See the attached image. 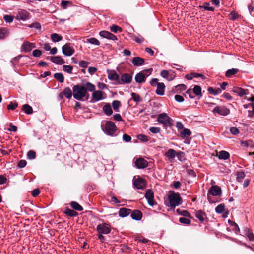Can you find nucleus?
I'll list each match as a JSON object with an SVG mask.
<instances>
[{
	"label": "nucleus",
	"mask_w": 254,
	"mask_h": 254,
	"mask_svg": "<svg viewBox=\"0 0 254 254\" xmlns=\"http://www.w3.org/2000/svg\"><path fill=\"white\" fill-rule=\"evenodd\" d=\"M149 130L151 132L154 134L158 133L160 132V128L159 127H151L149 128Z\"/></svg>",
	"instance_id": "obj_48"
},
{
	"label": "nucleus",
	"mask_w": 254,
	"mask_h": 254,
	"mask_svg": "<svg viewBox=\"0 0 254 254\" xmlns=\"http://www.w3.org/2000/svg\"><path fill=\"white\" fill-rule=\"evenodd\" d=\"M132 80V77L129 74H123L121 77V79L118 80V84H123L125 83H129Z\"/></svg>",
	"instance_id": "obj_11"
},
{
	"label": "nucleus",
	"mask_w": 254,
	"mask_h": 254,
	"mask_svg": "<svg viewBox=\"0 0 254 254\" xmlns=\"http://www.w3.org/2000/svg\"><path fill=\"white\" fill-rule=\"evenodd\" d=\"M64 213L69 216H75L77 215V213L76 211L68 208L65 210Z\"/></svg>",
	"instance_id": "obj_44"
},
{
	"label": "nucleus",
	"mask_w": 254,
	"mask_h": 254,
	"mask_svg": "<svg viewBox=\"0 0 254 254\" xmlns=\"http://www.w3.org/2000/svg\"><path fill=\"white\" fill-rule=\"evenodd\" d=\"M32 54L35 57H39L41 55L42 52L40 50L35 49L33 51Z\"/></svg>",
	"instance_id": "obj_60"
},
{
	"label": "nucleus",
	"mask_w": 254,
	"mask_h": 254,
	"mask_svg": "<svg viewBox=\"0 0 254 254\" xmlns=\"http://www.w3.org/2000/svg\"><path fill=\"white\" fill-rule=\"evenodd\" d=\"M180 222L186 224H189L190 223V220L187 218L181 217L179 218Z\"/></svg>",
	"instance_id": "obj_56"
},
{
	"label": "nucleus",
	"mask_w": 254,
	"mask_h": 254,
	"mask_svg": "<svg viewBox=\"0 0 254 254\" xmlns=\"http://www.w3.org/2000/svg\"><path fill=\"white\" fill-rule=\"evenodd\" d=\"M29 18V13L25 10H20L18 12L17 19L25 21Z\"/></svg>",
	"instance_id": "obj_18"
},
{
	"label": "nucleus",
	"mask_w": 254,
	"mask_h": 254,
	"mask_svg": "<svg viewBox=\"0 0 254 254\" xmlns=\"http://www.w3.org/2000/svg\"><path fill=\"white\" fill-rule=\"evenodd\" d=\"M120 105H121V103L119 101L114 100L112 102L113 108L114 109V110L117 112L118 111V109H119V108L120 106Z\"/></svg>",
	"instance_id": "obj_47"
},
{
	"label": "nucleus",
	"mask_w": 254,
	"mask_h": 254,
	"mask_svg": "<svg viewBox=\"0 0 254 254\" xmlns=\"http://www.w3.org/2000/svg\"><path fill=\"white\" fill-rule=\"evenodd\" d=\"M9 31L6 28H0V39H2L7 37L9 35Z\"/></svg>",
	"instance_id": "obj_29"
},
{
	"label": "nucleus",
	"mask_w": 254,
	"mask_h": 254,
	"mask_svg": "<svg viewBox=\"0 0 254 254\" xmlns=\"http://www.w3.org/2000/svg\"><path fill=\"white\" fill-rule=\"evenodd\" d=\"M152 71V68H149L141 71L136 74L135 76V81L138 83H142L145 82L146 78L151 74Z\"/></svg>",
	"instance_id": "obj_3"
},
{
	"label": "nucleus",
	"mask_w": 254,
	"mask_h": 254,
	"mask_svg": "<svg viewBox=\"0 0 254 254\" xmlns=\"http://www.w3.org/2000/svg\"><path fill=\"white\" fill-rule=\"evenodd\" d=\"M18 107L17 103L15 102L13 103L12 102H10V103L7 106V109L8 110H13L16 109Z\"/></svg>",
	"instance_id": "obj_55"
},
{
	"label": "nucleus",
	"mask_w": 254,
	"mask_h": 254,
	"mask_svg": "<svg viewBox=\"0 0 254 254\" xmlns=\"http://www.w3.org/2000/svg\"><path fill=\"white\" fill-rule=\"evenodd\" d=\"M86 95L85 89L83 86L75 85L73 87V97L78 100H83Z\"/></svg>",
	"instance_id": "obj_1"
},
{
	"label": "nucleus",
	"mask_w": 254,
	"mask_h": 254,
	"mask_svg": "<svg viewBox=\"0 0 254 254\" xmlns=\"http://www.w3.org/2000/svg\"><path fill=\"white\" fill-rule=\"evenodd\" d=\"M22 110L27 114H31L33 113L32 108L28 104L23 105Z\"/></svg>",
	"instance_id": "obj_30"
},
{
	"label": "nucleus",
	"mask_w": 254,
	"mask_h": 254,
	"mask_svg": "<svg viewBox=\"0 0 254 254\" xmlns=\"http://www.w3.org/2000/svg\"><path fill=\"white\" fill-rule=\"evenodd\" d=\"M193 92L197 96H201V88L199 86L195 85L193 88Z\"/></svg>",
	"instance_id": "obj_45"
},
{
	"label": "nucleus",
	"mask_w": 254,
	"mask_h": 254,
	"mask_svg": "<svg viewBox=\"0 0 254 254\" xmlns=\"http://www.w3.org/2000/svg\"><path fill=\"white\" fill-rule=\"evenodd\" d=\"M4 20L7 23H11L13 20V17L9 15H5L3 17Z\"/></svg>",
	"instance_id": "obj_54"
},
{
	"label": "nucleus",
	"mask_w": 254,
	"mask_h": 254,
	"mask_svg": "<svg viewBox=\"0 0 254 254\" xmlns=\"http://www.w3.org/2000/svg\"><path fill=\"white\" fill-rule=\"evenodd\" d=\"M168 199L169 204L167 205L172 208H175L182 203V198L177 193H171L169 195Z\"/></svg>",
	"instance_id": "obj_2"
},
{
	"label": "nucleus",
	"mask_w": 254,
	"mask_h": 254,
	"mask_svg": "<svg viewBox=\"0 0 254 254\" xmlns=\"http://www.w3.org/2000/svg\"><path fill=\"white\" fill-rule=\"evenodd\" d=\"M99 35L100 36L104 38H107L112 40H117V38L115 35L107 31H102L100 32Z\"/></svg>",
	"instance_id": "obj_16"
},
{
	"label": "nucleus",
	"mask_w": 254,
	"mask_h": 254,
	"mask_svg": "<svg viewBox=\"0 0 254 254\" xmlns=\"http://www.w3.org/2000/svg\"><path fill=\"white\" fill-rule=\"evenodd\" d=\"M225 205L224 204H220L218 205L215 208V211L218 214H221L225 210Z\"/></svg>",
	"instance_id": "obj_40"
},
{
	"label": "nucleus",
	"mask_w": 254,
	"mask_h": 254,
	"mask_svg": "<svg viewBox=\"0 0 254 254\" xmlns=\"http://www.w3.org/2000/svg\"><path fill=\"white\" fill-rule=\"evenodd\" d=\"M131 210L126 208H122L119 211V215L121 217H125L129 214Z\"/></svg>",
	"instance_id": "obj_25"
},
{
	"label": "nucleus",
	"mask_w": 254,
	"mask_h": 254,
	"mask_svg": "<svg viewBox=\"0 0 254 254\" xmlns=\"http://www.w3.org/2000/svg\"><path fill=\"white\" fill-rule=\"evenodd\" d=\"M63 94L67 99H70L72 95L71 90L69 87H66L63 91Z\"/></svg>",
	"instance_id": "obj_34"
},
{
	"label": "nucleus",
	"mask_w": 254,
	"mask_h": 254,
	"mask_svg": "<svg viewBox=\"0 0 254 254\" xmlns=\"http://www.w3.org/2000/svg\"><path fill=\"white\" fill-rule=\"evenodd\" d=\"M171 71H169L168 70H163L161 72L160 75L162 77L171 81L173 80L175 77L174 73L173 72L171 73Z\"/></svg>",
	"instance_id": "obj_14"
},
{
	"label": "nucleus",
	"mask_w": 254,
	"mask_h": 254,
	"mask_svg": "<svg viewBox=\"0 0 254 254\" xmlns=\"http://www.w3.org/2000/svg\"><path fill=\"white\" fill-rule=\"evenodd\" d=\"M181 136L183 138H187L189 137L191 134V132L190 130L185 128L181 132Z\"/></svg>",
	"instance_id": "obj_35"
},
{
	"label": "nucleus",
	"mask_w": 254,
	"mask_h": 254,
	"mask_svg": "<svg viewBox=\"0 0 254 254\" xmlns=\"http://www.w3.org/2000/svg\"><path fill=\"white\" fill-rule=\"evenodd\" d=\"M232 91L234 93H237L240 97H242L244 95H246L248 92L247 90L237 87H233L232 89Z\"/></svg>",
	"instance_id": "obj_19"
},
{
	"label": "nucleus",
	"mask_w": 254,
	"mask_h": 254,
	"mask_svg": "<svg viewBox=\"0 0 254 254\" xmlns=\"http://www.w3.org/2000/svg\"><path fill=\"white\" fill-rule=\"evenodd\" d=\"M50 59L51 61L52 62L56 63L58 64L61 65L65 63L64 60L60 56L52 57Z\"/></svg>",
	"instance_id": "obj_24"
},
{
	"label": "nucleus",
	"mask_w": 254,
	"mask_h": 254,
	"mask_svg": "<svg viewBox=\"0 0 254 254\" xmlns=\"http://www.w3.org/2000/svg\"><path fill=\"white\" fill-rule=\"evenodd\" d=\"M97 230L100 234H107L110 232L111 229L108 224L103 223L97 225Z\"/></svg>",
	"instance_id": "obj_6"
},
{
	"label": "nucleus",
	"mask_w": 254,
	"mask_h": 254,
	"mask_svg": "<svg viewBox=\"0 0 254 254\" xmlns=\"http://www.w3.org/2000/svg\"><path fill=\"white\" fill-rule=\"evenodd\" d=\"M208 91L209 93L211 94L214 95H217L222 92V89L221 88H217L216 89H213L212 87H209L208 89Z\"/></svg>",
	"instance_id": "obj_36"
},
{
	"label": "nucleus",
	"mask_w": 254,
	"mask_h": 254,
	"mask_svg": "<svg viewBox=\"0 0 254 254\" xmlns=\"http://www.w3.org/2000/svg\"><path fill=\"white\" fill-rule=\"evenodd\" d=\"M89 63L85 61H81L79 63V65L80 67L83 68H86L88 65Z\"/></svg>",
	"instance_id": "obj_64"
},
{
	"label": "nucleus",
	"mask_w": 254,
	"mask_h": 254,
	"mask_svg": "<svg viewBox=\"0 0 254 254\" xmlns=\"http://www.w3.org/2000/svg\"><path fill=\"white\" fill-rule=\"evenodd\" d=\"M74 48L70 46V44L66 43L62 47V52L66 56H70L74 54Z\"/></svg>",
	"instance_id": "obj_7"
},
{
	"label": "nucleus",
	"mask_w": 254,
	"mask_h": 254,
	"mask_svg": "<svg viewBox=\"0 0 254 254\" xmlns=\"http://www.w3.org/2000/svg\"><path fill=\"white\" fill-rule=\"evenodd\" d=\"M230 131L233 135H237L239 133V129L235 127H231L230 129Z\"/></svg>",
	"instance_id": "obj_62"
},
{
	"label": "nucleus",
	"mask_w": 254,
	"mask_h": 254,
	"mask_svg": "<svg viewBox=\"0 0 254 254\" xmlns=\"http://www.w3.org/2000/svg\"><path fill=\"white\" fill-rule=\"evenodd\" d=\"M108 77L111 80H116L118 83L119 79V75L115 70H108Z\"/></svg>",
	"instance_id": "obj_20"
},
{
	"label": "nucleus",
	"mask_w": 254,
	"mask_h": 254,
	"mask_svg": "<svg viewBox=\"0 0 254 254\" xmlns=\"http://www.w3.org/2000/svg\"><path fill=\"white\" fill-rule=\"evenodd\" d=\"M148 164L147 160L142 158H139L136 159L135 162V166L138 169H143L147 167Z\"/></svg>",
	"instance_id": "obj_10"
},
{
	"label": "nucleus",
	"mask_w": 254,
	"mask_h": 254,
	"mask_svg": "<svg viewBox=\"0 0 254 254\" xmlns=\"http://www.w3.org/2000/svg\"><path fill=\"white\" fill-rule=\"evenodd\" d=\"M104 99L103 92L100 90L94 91L92 94V102H96Z\"/></svg>",
	"instance_id": "obj_9"
},
{
	"label": "nucleus",
	"mask_w": 254,
	"mask_h": 254,
	"mask_svg": "<svg viewBox=\"0 0 254 254\" xmlns=\"http://www.w3.org/2000/svg\"><path fill=\"white\" fill-rule=\"evenodd\" d=\"M238 70L237 69L232 68L229 69L226 72L225 75L227 77H230L231 75H234L237 73Z\"/></svg>",
	"instance_id": "obj_42"
},
{
	"label": "nucleus",
	"mask_w": 254,
	"mask_h": 254,
	"mask_svg": "<svg viewBox=\"0 0 254 254\" xmlns=\"http://www.w3.org/2000/svg\"><path fill=\"white\" fill-rule=\"evenodd\" d=\"M133 40L138 43H141L144 41V39L141 36H133Z\"/></svg>",
	"instance_id": "obj_52"
},
{
	"label": "nucleus",
	"mask_w": 254,
	"mask_h": 254,
	"mask_svg": "<svg viewBox=\"0 0 254 254\" xmlns=\"http://www.w3.org/2000/svg\"><path fill=\"white\" fill-rule=\"evenodd\" d=\"M132 62L134 65L138 66L144 64V60L139 57H136L133 58Z\"/></svg>",
	"instance_id": "obj_22"
},
{
	"label": "nucleus",
	"mask_w": 254,
	"mask_h": 254,
	"mask_svg": "<svg viewBox=\"0 0 254 254\" xmlns=\"http://www.w3.org/2000/svg\"><path fill=\"white\" fill-rule=\"evenodd\" d=\"M131 217L134 220H140L142 217V213L140 211L135 210L131 213Z\"/></svg>",
	"instance_id": "obj_21"
},
{
	"label": "nucleus",
	"mask_w": 254,
	"mask_h": 254,
	"mask_svg": "<svg viewBox=\"0 0 254 254\" xmlns=\"http://www.w3.org/2000/svg\"><path fill=\"white\" fill-rule=\"evenodd\" d=\"M178 159L180 161H182L184 159L185 154L184 153L179 151L177 153L176 156Z\"/></svg>",
	"instance_id": "obj_61"
},
{
	"label": "nucleus",
	"mask_w": 254,
	"mask_h": 254,
	"mask_svg": "<svg viewBox=\"0 0 254 254\" xmlns=\"http://www.w3.org/2000/svg\"><path fill=\"white\" fill-rule=\"evenodd\" d=\"M218 157L221 159H227L229 158L230 154L226 151H221L219 152Z\"/></svg>",
	"instance_id": "obj_32"
},
{
	"label": "nucleus",
	"mask_w": 254,
	"mask_h": 254,
	"mask_svg": "<svg viewBox=\"0 0 254 254\" xmlns=\"http://www.w3.org/2000/svg\"><path fill=\"white\" fill-rule=\"evenodd\" d=\"M110 29L112 32H115V33H117L118 31L121 32L122 31V29L121 27H120L116 25H113L111 27Z\"/></svg>",
	"instance_id": "obj_50"
},
{
	"label": "nucleus",
	"mask_w": 254,
	"mask_h": 254,
	"mask_svg": "<svg viewBox=\"0 0 254 254\" xmlns=\"http://www.w3.org/2000/svg\"><path fill=\"white\" fill-rule=\"evenodd\" d=\"M239 16L240 15L238 14H237L235 11H233L229 14V19L234 20Z\"/></svg>",
	"instance_id": "obj_51"
},
{
	"label": "nucleus",
	"mask_w": 254,
	"mask_h": 254,
	"mask_svg": "<svg viewBox=\"0 0 254 254\" xmlns=\"http://www.w3.org/2000/svg\"><path fill=\"white\" fill-rule=\"evenodd\" d=\"M138 138L139 140L143 141V142H147L149 140V137L144 134H140L138 136Z\"/></svg>",
	"instance_id": "obj_53"
},
{
	"label": "nucleus",
	"mask_w": 254,
	"mask_h": 254,
	"mask_svg": "<svg viewBox=\"0 0 254 254\" xmlns=\"http://www.w3.org/2000/svg\"><path fill=\"white\" fill-rule=\"evenodd\" d=\"M117 129L115 124L111 121H107L104 128L103 129L104 132L108 135L114 136Z\"/></svg>",
	"instance_id": "obj_5"
},
{
	"label": "nucleus",
	"mask_w": 254,
	"mask_h": 254,
	"mask_svg": "<svg viewBox=\"0 0 254 254\" xmlns=\"http://www.w3.org/2000/svg\"><path fill=\"white\" fill-rule=\"evenodd\" d=\"M195 216L201 222H204L206 218V215L205 213L201 210L197 211L195 212Z\"/></svg>",
	"instance_id": "obj_26"
},
{
	"label": "nucleus",
	"mask_w": 254,
	"mask_h": 254,
	"mask_svg": "<svg viewBox=\"0 0 254 254\" xmlns=\"http://www.w3.org/2000/svg\"><path fill=\"white\" fill-rule=\"evenodd\" d=\"M103 111L105 113L106 115L109 116L111 115L112 113V109L111 108V106L109 104L105 105L103 108Z\"/></svg>",
	"instance_id": "obj_31"
},
{
	"label": "nucleus",
	"mask_w": 254,
	"mask_h": 254,
	"mask_svg": "<svg viewBox=\"0 0 254 254\" xmlns=\"http://www.w3.org/2000/svg\"><path fill=\"white\" fill-rule=\"evenodd\" d=\"M160 83L157 78H153L150 81V84L152 86H157Z\"/></svg>",
	"instance_id": "obj_58"
},
{
	"label": "nucleus",
	"mask_w": 254,
	"mask_h": 254,
	"mask_svg": "<svg viewBox=\"0 0 254 254\" xmlns=\"http://www.w3.org/2000/svg\"><path fill=\"white\" fill-rule=\"evenodd\" d=\"M131 96L132 98L135 101V102H139L140 101V98L139 95L135 93H132L131 94Z\"/></svg>",
	"instance_id": "obj_57"
},
{
	"label": "nucleus",
	"mask_w": 254,
	"mask_h": 254,
	"mask_svg": "<svg viewBox=\"0 0 254 254\" xmlns=\"http://www.w3.org/2000/svg\"><path fill=\"white\" fill-rule=\"evenodd\" d=\"M83 87L85 89V91L87 92V91L90 92H93L95 90V86L90 82H87L84 84Z\"/></svg>",
	"instance_id": "obj_28"
},
{
	"label": "nucleus",
	"mask_w": 254,
	"mask_h": 254,
	"mask_svg": "<svg viewBox=\"0 0 254 254\" xmlns=\"http://www.w3.org/2000/svg\"><path fill=\"white\" fill-rule=\"evenodd\" d=\"M72 67L70 65H64L63 66V69L64 71L66 72L69 74L72 73Z\"/></svg>",
	"instance_id": "obj_49"
},
{
	"label": "nucleus",
	"mask_w": 254,
	"mask_h": 254,
	"mask_svg": "<svg viewBox=\"0 0 254 254\" xmlns=\"http://www.w3.org/2000/svg\"><path fill=\"white\" fill-rule=\"evenodd\" d=\"M51 38L54 42H59L63 39V37L57 33L52 34L51 35Z\"/></svg>",
	"instance_id": "obj_33"
},
{
	"label": "nucleus",
	"mask_w": 254,
	"mask_h": 254,
	"mask_svg": "<svg viewBox=\"0 0 254 254\" xmlns=\"http://www.w3.org/2000/svg\"><path fill=\"white\" fill-rule=\"evenodd\" d=\"M157 121L162 124L164 127H169L173 125V120L165 113L158 115Z\"/></svg>",
	"instance_id": "obj_4"
},
{
	"label": "nucleus",
	"mask_w": 254,
	"mask_h": 254,
	"mask_svg": "<svg viewBox=\"0 0 254 254\" xmlns=\"http://www.w3.org/2000/svg\"><path fill=\"white\" fill-rule=\"evenodd\" d=\"M30 28H34L37 29H40L41 28V24L39 23L35 22L32 23L29 26Z\"/></svg>",
	"instance_id": "obj_59"
},
{
	"label": "nucleus",
	"mask_w": 254,
	"mask_h": 254,
	"mask_svg": "<svg viewBox=\"0 0 254 254\" xmlns=\"http://www.w3.org/2000/svg\"><path fill=\"white\" fill-rule=\"evenodd\" d=\"M186 89V86L184 84H180L175 87V92L179 93Z\"/></svg>",
	"instance_id": "obj_41"
},
{
	"label": "nucleus",
	"mask_w": 254,
	"mask_h": 254,
	"mask_svg": "<svg viewBox=\"0 0 254 254\" xmlns=\"http://www.w3.org/2000/svg\"><path fill=\"white\" fill-rule=\"evenodd\" d=\"M86 42L90 43L91 44L99 46L100 44L98 40L95 38H91L87 39Z\"/></svg>",
	"instance_id": "obj_43"
},
{
	"label": "nucleus",
	"mask_w": 254,
	"mask_h": 254,
	"mask_svg": "<svg viewBox=\"0 0 254 254\" xmlns=\"http://www.w3.org/2000/svg\"><path fill=\"white\" fill-rule=\"evenodd\" d=\"M134 185L137 189H141L145 187L146 183L143 179L139 178L134 181Z\"/></svg>",
	"instance_id": "obj_17"
},
{
	"label": "nucleus",
	"mask_w": 254,
	"mask_h": 254,
	"mask_svg": "<svg viewBox=\"0 0 254 254\" xmlns=\"http://www.w3.org/2000/svg\"><path fill=\"white\" fill-rule=\"evenodd\" d=\"M209 193L213 196H219L221 194V189L218 186H212L209 190Z\"/></svg>",
	"instance_id": "obj_15"
},
{
	"label": "nucleus",
	"mask_w": 254,
	"mask_h": 254,
	"mask_svg": "<svg viewBox=\"0 0 254 254\" xmlns=\"http://www.w3.org/2000/svg\"><path fill=\"white\" fill-rule=\"evenodd\" d=\"M165 155L169 159L173 160L176 157L177 152L175 150L170 149L166 152Z\"/></svg>",
	"instance_id": "obj_27"
},
{
	"label": "nucleus",
	"mask_w": 254,
	"mask_h": 254,
	"mask_svg": "<svg viewBox=\"0 0 254 254\" xmlns=\"http://www.w3.org/2000/svg\"><path fill=\"white\" fill-rule=\"evenodd\" d=\"M213 112L220 115L226 116L230 113V110L225 106H216L213 109Z\"/></svg>",
	"instance_id": "obj_8"
},
{
	"label": "nucleus",
	"mask_w": 254,
	"mask_h": 254,
	"mask_svg": "<svg viewBox=\"0 0 254 254\" xmlns=\"http://www.w3.org/2000/svg\"><path fill=\"white\" fill-rule=\"evenodd\" d=\"M71 206L76 210L82 211L83 210L82 207L75 201H72L70 204Z\"/></svg>",
	"instance_id": "obj_38"
},
{
	"label": "nucleus",
	"mask_w": 254,
	"mask_h": 254,
	"mask_svg": "<svg viewBox=\"0 0 254 254\" xmlns=\"http://www.w3.org/2000/svg\"><path fill=\"white\" fill-rule=\"evenodd\" d=\"M165 85L163 83H160L157 86L156 93L159 95H163L165 92Z\"/></svg>",
	"instance_id": "obj_23"
},
{
	"label": "nucleus",
	"mask_w": 254,
	"mask_h": 254,
	"mask_svg": "<svg viewBox=\"0 0 254 254\" xmlns=\"http://www.w3.org/2000/svg\"><path fill=\"white\" fill-rule=\"evenodd\" d=\"M35 152L34 151H29L27 153V156L29 159H34L35 158Z\"/></svg>",
	"instance_id": "obj_63"
},
{
	"label": "nucleus",
	"mask_w": 254,
	"mask_h": 254,
	"mask_svg": "<svg viewBox=\"0 0 254 254\" xmlns=\"http://www.w3.org/2000/svg\"><path fill=\"white\" fill-rule=\"evenodd\" d=\"M245 234L247 236L250 241H254V235L249 229H247L245 231Z\"/></svg>",
	"instance_id": "obj_37"
},
{
	"label": "nucleus",
	"mask_w": 254,
	"mask_h": 254,
	"mask_svg": "<svg viewBox=\"0 0 254 254\" xmlns=\"http://www.w3.org/2000/svg\"><path fill=\"white\" fill-rule=\"evenodd\" d=\"M145 197L146 199L147 200L148 204L150 206H153L154 204V193L151 190L148 189L146 190Z\"/></svg>",
	"instance_id": "obj_12"
},
{
	"label": "nucleus",
	"mask_w": 254,
	"mask_h": 254,
	"mask_svg": "<svg viewBox=\"0 0 254 254\" xmlns=\"http://www.w3.org/2000/svg\"><path fill=\"white\" fill-rule=\"evenodd\" d=\"M245 174L243 172H237L236 179L238 182H241L245 178Z\"/></svg>",
	"instance_id": "obj_46"
},
{
	"label": "nucleus",
	"mask_w": 254,
	"mask_h": 254,
	"mask_svg": "<svg viewBox=\"0 0 254 254\" xmlns=\"http://www.w3.org/2000/svg\"><path fill=\"white\" fill-rule=\"evenodd\" d=\"M35 47L34 43L28 41H25L21 46L22 50L25 52H28Z\"/></svg>",
	"instance_id": "obj_13"
},
{
	"label": "nucleus",
	"mask_w": 254,
	"mask_h": 254,
	"mask_svg": "<svg viewBox=\"0 0 254 254\" xmlns=\"http://www.w3.org/2000/svg\"><path fill=\"white\" fill-rule=\"evenodd\" d=\"M54 77L60 82L63 83L64 81V77L63 74L61 73H56L54 74Z\"/></svg>",
	"instance_id": "obj_39"
}]
</instances>
